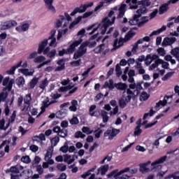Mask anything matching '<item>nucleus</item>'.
Masks as SVG:
<instances>
[{
  "label": "nucleus",
  "mask_w": 179,
  "mask_h": 179,
  "mask_svg": "<svg viewBox=\"0 0 179 179\" xmlns=\"http://www.w3.org/2000/svg\"><path fill=\"white\" fill-rule=\"evenodd\" d=\"M118 10H119V13L117 17L115 16L113 17L115 13L113 10H110L108 16L104 17L102 20L101 23L102 24L101 27V34L103 35L106 33V31H107V29H108V27L114 24L116 19H121L122 17H124V16H125V12H127V4L122 3L120 6V7L118 8ZM113 17L112 20H110L108 17Z\"/></svg>",
  "instance_id": "nucleus-1"
},
{
  "label": "nucleus",
  "mask_w": 179,
  "mask_h": 179,
  "mask_svg": "<svg viewBox=\"0 0 179 179\" xmlns=\"http://www.w3.org/2000/svg\"><path fill=\"white\" fill-rule=\"evenodd\" d=\"M55 30H52L50 32V36L48 37V39H44L43 41H41L38 44V54H42L43 52V55H47L50 50H51V48L53 47V45H55V43L57 41V38H55ZM48 40H50V43H49V46L47 47V45L48 44ZM45 47H47L45 48Z\"/></svg>",
  "instance_id": "nucleus-2"
},
{
  "label": "nucleus",
  "mask_w": 179,
  "mask_h": 179,
  "mask_svg": "<svg viewBox=\"0 0 179 179\" xmlns=\"http://www.w3.org/2000/svg\"><path fill=\"white\" fill-rule=\"evenodd\" d=\"M96 45H97V43H96V41L92 43L89 41H84L80 45L78 50L74 52L73 59H78V58L83 57L86 52H87V47H89V48H94Z\"/></svg>",
  "instance_id": "nucleus-3"
},
{
  "label": "nucleus",
  "mask_w": 179,
  "mask_h": 179,
  "mask_svg": "<svg viewBox=\"0 0 179 179\" xmlns=\"http://www.w3.org/2000/svg\"><path fill=\"white\" fill-rule=\"evenodd\" d=\"M82 37L83 36H81L77 41H74L67 50L62 49V50H59V53H58L59 57H64L65 54H66L67 55L69 54H73V52H75V50H76V47L80 45L82 41H83V39L82 38Z\"/></svg>",
  "instance_id": "nucleus-4"
},
{
  "label": "nucleus",
  "mask_w": 179,
  "mask_h": 179,
  "mask_svg": "<svg viewBox=\"0 0 179 179\" xmlns=\"http://www.w3.org/2000/svg\"><path fill=\"white\" fill-rule=\"evenodd\" d=\"M16 26H17V22L13 20H8L1 24L0 30H9Z\"/></svg>",
  "instance_id": "nucleus-5"
},
{
  "label": "nucleus",
  "mask_w": 179,
  "mask_h": 179,
  "mask_svg": "<svg viewBox=\"0 0 179 179\" xmlns=\"http://www.w3.org/2000/svg\"><path fill=\"white\" fill-rule=\"evenodd\" d=\"M92 5L93 2H91L88 4H84L83 6H80V7L76 8L71 13V16H75L76 13H85V12H86V9H87V8H92Z\"/></svg>",
  "instance_id": "nucleus-6"
},
{
  "label": "nucleus",
  "mask_w": 179,
  "mask_h": 179,
  "mask_svg": "<svg viewBox=\"0 0 179 179\" xmlns=\"http://www.w3.org/2000/svg\"><path fill=\"white\" fill-rule=\"evenodd\" d=\"M45 2V6L49 12L52 13H55V7L52 5L54 3V0H43Z\"/></svg>",
  "instance_id": "nucleus-7"
},
{
  "label": "nucleus",
  "mask_w": 179,
  "mask_h": 179,
  "mask_svg": "<svg viewBox=\"0 0 179 179\" xmlns=\"http://www.w3.org/2000/svg\"><path fill=\"white\" fill-rule=\"evenodd\" d=\"M177 41V38L176 37H166L162 41V47H167V45H173L174 43Z\"/></svg>",
  "instance_id": "nucleus-8"
},
{
  "label": "nucleus",
  "mask_w": 179,
  "mask_h": 179,
  "mask_svg": "<svg viewBox=\"0 0 179 179\" xmlns=\"http://www.w3.org/2000/svg\"><path fill=\"white\" fill-rule=\"evenodd\" d=\"M151 162L148 161L147 162L144 164H140L139 166V171L140 173H142V174H145V173H150V169L148 168V166L150 164Z\"/></svg>",
  "instance_id": "nucleus-9"
},
{
  "label": "nucleus",
  "mask_w": 179,
  "mask_h": 179,
  "mask_svg": "<svg viewBox=\"0 0 179 179\" xmlns=\"http://www.w3.org/2000/svg\"><path fill=\"white\" fill-rule=\"evenodd\" d=\"M13 85V80H10V78L6 77L3 80V86H7L8 92L12 90V86Z\"/></svg>",
  "instance_id": "nucleus-10"
},
{
  "label": "nucleus",
  "mask_w": 179,
  "mask_h": 179,
  "mask_svg": "<svg viewBox=\"0 0 179 179\" xmlns=\"http://www.w3.org/2000/svg\"><path fill=\"white\" fill-rule=\"evenodd\" d=\"M108 169H110V166L108 164L101 166L98 169V173L96 174H101V176H106V173L108 171Z\"/></svg>",
  "instance_id": "nucleus-11"
},
{
  "label": "nucleus",
  "mask_w": 179,
  "mask_h": 179,
  "mask_svg": "<svg viewBox=\"0 0 179 179\" xmlns=\"http://www.w3.org/2000/svg\"><path fill=\"white\" fill-rule=\"evenodd\" d=\"M57 64L59 65L55 69V72H59L61 71H64L65 69V59H61L59 61L57 62Z\"/></svg>",
  "instance_id": "nucleus-12"
},
{
  "label": "nucleus",
  "mask_w": 179,
  "mask_h": 179,
  "mask_svg": "<svg viewBox=\"0 0 179 179\" xmlns=\"http://www.w3.org/2000/svg\"><path fill=\"white\" fill-rule=\"evenodd\" d=\"M171 97H173V96H165L163 101H159L156 103V106H155L156 108H159L160 106H162V107H164V106H166L167 99H171Z\"/></svg>",
  "instance_id": "nucleus-13"
},
{
  "label": "nucleus",
  "mask_w": 179,
  "mask_h": 179,
  "mask_svg": "<svg viewBox=\"0 0 179 179\" xmlns=\"http://www.w3.org/2000/svg\"><path fill=\"white\" fill-rule=\"evenodd\" d=\"M104 89L108 87L110 90H113L114 87H115V84L114 85V80L113 79H110L109 82H105L104 85H103Z\"/></svg>",
  "instance_id": "nucleus-14"
},
{
  "label": "nucleus",
  "mask_w": 179,
  "mask_h": 179,
  "mask_svg": "<svg viewBox=\"0 0 179 179\" xmlns=\"http://www.w3.org/2000/svg\"><path fill=\"white\" fill-rule=\"evenodd\" d=\"M147 12L148 8L145 6H142L136 11V13L137 14H136L135 15L139 18L141 17V16H142V15H145V13H146Z\"/></svg>",
  "instance_id": "nucleus-15"
},
{
  "label": "nucleus",
  "mask_w": 179,
  "mask_h": 179,
  "mask_svg": "<svg viewBox=\"0 0 179 179\" xmlns=\"http://www.w3.org/2000/svg\"><path fill=\"white\" fill-rule=\"evenodd\" d=\"M52 153H54V148L53 146H50L45 155V160H50L52 157Z\"/></svg>",
  "instance_id": "nucleus-16"
},
{
  "label": "nucleus",
  "mask_w": 179,
  "mask_h": 179,
  "mask_svg": "<svg viewBox=\"0 0 179 179\" xmlns=\"http://www.w3.org/2000/svg\"><path fill=\"white\" fill-rule=\"evenodd\" d=\"M6 174L12 173L13 174H19L20 171H19V167L17 166H11L10 169H8L6 171Z\"/></svg>",
  "instance_id": "nucleus-17"
},
{
  "label": "nucleus",
  "mask_w": 179,
  "mask_h": 179,
  "mask_svg": "<svg viewBox=\"0 0 179 179\" xmlns=\"http://www.w3.org/2000/svg\"><path fill=\"white\" fill-rule=\"evenodd\" d=\"M20 66H22V61L20 62L19 63H17V65L11 67L10 70L6 71V73H8V75H14L15 71H16V69H17V68H20Z\"/></svg>",
  "instance_id": "nucleus-18"
},
{
  "label": "nucleus",
  "mask_w": 179,
  "mask_h": 179,
  "mask_svg": "<svg viewBox=\"0 0 179 179\" xmlns=\"http://www.w3.org/2000/svg\"><path fill=\"white\" fill-rule=\"evenodd\" d=\"M167 29V27L166 25L162 26V28L159 29L157 31H153L150 35V37H153V36H159V34H160V33H162V31H165V30Z\"/></svg>",
  "instance_id": "nucleus-19"
},
{
  "label": "nucleus",
  "mask_w": 179,
  "mask_h": 179,
  "mask_svg": "<svg viewBox=\"0 0 179 179\" xmlns=\"http://www.w3.org/2000/svg\"><path fill=\"white\" fill-rule=\"evenodd\" d=\"M115 87L117 90H127L128 85L124 83H115Z\"/></svg>",
  "instance_id": "nucleus-20"
},
{
  "label": "nucleus",
  "mask_w": 179,
  "mask_h": 179,
  "mask_svg": "<svg viewBox=\"0 0 179 179\" xmlns=\"http://www.w3.org/2000/svg\"><path fill=\"white\" fill-rule=\"evenodd\" d=\"M118 134H120V129H113L110 130V135L108 137L109 141H113Z\"/></svg>",
  "instance_id": "nucleus-21"
},
{
  "label": "nucleus",
  "mask_w": 179,
  "mask_h": 179,
  "mask_svg": "<svg viewBox=\"0 0 179 179\" xmlns=\"http://www.w3.org/2000/svg\"><path fill=\"white\" fill-rule=\"evenodd\" d=\"M106 48V45L102 43L93 50L94 54H100Z\"/></svg>",
  "instance_id": "nucleus-22"
},
{
  "label": "nucleus",
  "mask_w": 179,
  "mask_h": 179,
  "mask_svg": "<svg viewBox=\"0 0 179 179\" xmlns=\"http://www.w3.org/2000/svg\"><path fill=\"white\" fill-rule=\"evenodd\" d=\"M18 72H21L25 76H33V73H34V71H29L28 69H20Z\"/></svg>",
  "instance_id": "nucleus-23"
},
{
  "label": "nucleus",
  "mask_w": 179,
  "mask_h": 179,
  "mask_svg": "<svg viewBox=\"0 0 179 179\" xmlns=\"http://www.w3.org/2000/svg\"><path fill=\"white\" fill-rule=\"evenodd\" d=\"M129 23L131 24V26H136V24L139 26V18L136 15H134L133 19L130 20Z\"/></svg>",
  "instance_id": "nucleus-24"
},
{
  "label": "nucleus",
  "mask_w": 179,
  "mask_h": 179,
  "mask_svg": "<svg viewBox=\"0 0 179 179\" xmlns=\"http://www.w3.org/2000/svg\"><path fill=\"white\" fill-rule=\"evenodd\" d=\"M48 83H50V81H48V78H45L43 80L39 85V87L41 89V90H45V87L48 86Z\"/></svg>",
  "instance_id": "nucleus-25"
},
{
  "label": "nucleus",
  "mask_w": 179,
  "mask_h": 179,
  "mask_svg": "<svg viewBox=\"0 0 179 179\" xmlns=\"http://www.w3.org/2000/svg\"><path fill=\"white\" fill-rule=\"evenodd\" d=\"M30 24H31V22L24 21L21 26L22 31H27V30H29L30 28Z\"/></svg>",
  "instance_id": "nucleus-26"
},
{
  "label": "nucleus",
  "mask_w": 179,
  "mask_h": 179,
  "mask_svg": "<svg viewBox=\"0 0 179 179\" xmlns=\"http://www.w3.org/2000/svg\"><path fill=\"white\" fill-rule=\"evenodd\" d=\"M24 103L27 106H30L31 104V94H27L24 98Z\"/></svg>",
  "instance_id": "nucleus-27"
},
{
  "label": "nucleus",
  "mask_w": 179,
  "mask_h": 179,
  "mask_svg": "<svg viewBox=\"0 0 179 179\" xmlns=\"http://www.w3.org/2000/svg\"><path fill=\"white\" fill-rule=\"evenodd\" d=\"M166 160H167V156H164V157L159 158L158 160H157V161L152 162V163L151 164V166H156V165H157V164H161L162 163H164V162H165Z\"/></svg>",
  "instance_id": "nucleus-28"
},
{
  "label": "nucleus",
  "mask_w": 179,
  "mask_h": 179,
  "mask_svg": "<svg viewBox=\"0 0 179 179\" xmlns=\"http://www.w3.org/2000/svg\"><path fill=\"white\" fill-rule=\"evenodd\" d=\"M171 55L175 57V58H176V59L179 62V48L178 47L172 49L171 51Z\"/></svg>",
  "instance_id": "nucleus-29"
},
{
  "label": "nucleus",
  "mask_w": 179,
  "mask_h": 179,
  "mask_svg": "<svg viewBox=\"0 0 179 179\" xmlns=\"http://www.w3.org/2000/svg\"><path fill=\"white\" fill-rule=\"evenodd\" d=\"M40 78L37 77H34L29 83V87L30 89H34L36 87V85L38 83V80Z\"/></svg>",
  "instance_id": "nucleus-30"
},
{
  "label": "nucleus",
  "mask_w": 179,
  "mask_h": 179,
  "mask_svg": "<svg viewBox=\"0 0 179 179\" xmlns=\"http://www.w3.org/2000/svg\"><path fill=\"white\" fill-rule=\"evenodd\" d=\"M169 3L163 4L161 7H159V15H163V13H166L167 12V9H169Z\"/></svg>",
  "instance_id": "nucleus-31"
},
{
  "label": "nucleus",
  "mask_w": 179,
  "mask_h": 179,
  "mask_svg": "<svg viewBox=\"0 0 179 179\" xmlns=\"http://www.w3.org/2000/svg\"><path fill=\"white\" fill-rule=\"evenodd\" d=\"M64 22H65V17L64 15H60V18L56 21V27L59 29V27L62 26Z\"/></svg>",
  "instance_id": "nucleus-32"
},
{
  "label": "nucleus",
  "mask_w": 179,
  "mask_h": 179,
  "mask_svg": "<svg viewBox=\"0 0 179 179\" xmlns=\"http://www.w3.org/2000/svg\"><path fill=\"white\" fill-rule=\"evenodd\" d=\"M71 104L72 106L69 107L70 111H73V112L76 111V110H78L77 107L79 106L78 103V101L76 100H73L71 101Z\"/></svg>",
  "instance_id": "nucleus-33"
},
{
  "label": "nucleus",
  "mask_w": 179,
  "mask_h": 179,
  "mask_svg": "<svg viewBox=\"0 0 179 179\" xmlns=\"http://www.w3.org/2000/svg\"><path fill=\"white\" fill-rule=\"evenodd\" d=\"M107 114H108V113L107 112H106V110L101 111V115L103 118V122H104V123L108 122V120L110 118Z\"/></svg>",
  "instance_id": "nucleus-34"
},
{
  "label": "nucleus",
  "mask_w": 179,
  "mask_h": 179,
  "mask_svg": "<svg viewBox=\"0 0 179 179\" xmlns=\"http://www.w3.org/2000/svg\"><path fill=\"white\" fill-rule=\"evenodd\" d=\"M160 62H162V59H158L155 60V63L150 65L149 71H153V69L157 68V66H159V64H160Z\"/></svg>",
  "instance_id": "nucleus-35"
},
{
  "label": "nucleus",
  "mask_w": 179,
  "mask_h": 179,
  "mask_svg": "<svg viewBox=\"0 0 179 179\" xmlns=\"http://www.w3.org/2000/svg\"><path fill=\"white\" fill-rule=\"evenodd\" d=\"M129 171V167H127L122 171H120L117 175L115 176V179H121V174H124V173H128Z\"/></svg>",
  "instance_id": "nucleus-36"
},
{
  "label": "nucleus",
  "mask_w": 179,
  "mask_h": 179,
  "mask_svg": "<svg viewBox=\"0 0 179 179\" xmlns=\"http://www.w3.org/2000/svg\"><path fill=\"white\" fill-rule=\"evenodd\" d=\"M80 20H82V16L78 17L69 26V29H73V27H75L76 24L80 23Z\"/></svg>",
  "instance_id": "nucleus-37"
},
{
  "label": "nucleus",
  "mask_w": 179,
  "mask_h": 179,
  "mask_svg": "<svg viewBox=\"0 0 179 179\" xmlns=\"http://www.w3.org/2000/svg\"><path fill=\"white\" fill-rule=\"evenodd\" d=\"M66 115V113H65V110H61L56 113L57 118H64Z\"/></svg>",
  "instance_id": "nucleus-38"
},
{
  "label": "nucleus",
  "mask_w": 179,
  "mask_h": 179,
  "mask_svg": "<svg viewBox=\"0 0 179 179\" xmlns=\"http://www.w3.org/2000/svg\"><path fill=\"white\" fill-rule=\"evenodd\" d=\"M148 99H149V94H148V92H143L140 96L141 101H146V100H148Z\"/></svg>",
  "instance_id": "nucleus-39"
},
{
  "label": "nucleus",
  "mask_w": 179,
  "mask_h": 179,
  "mask_svg": "<svg viewBox=\"0 0 179 179\" xmlns=\"http://www.w3.org/2000/svg\"><path fill=\"white\" fill-rule=\"evenodd\" d=\"M148 22H149V17H142L141 21L138 22V27H142Z\"/></svg>",
  "instance_id": "nucleus-40"
},
{
  "label": "nucleus",
  "mask_w": 179,
  "mask_h": 179,
  "mask_svg": "<svg viewBox=\"0 0 179 179\" xmlns=\"http://www.w3.org/2000/svg\"><path fill=\"white\" fill-rule=\"evenodd\" d=\"M58 135L61 138H66V136H68V130L62 129Z\"/></svg>",
  "instance_id": "nucleus-41"
},
{
  "label": "nucleus",
  "mask_w": 179,
  "mask_h": 179,
  "mask_svg": "<svg viewBox=\"0 0 179 179\" xmlns=\"http://www.w3.org/2000/svg\"><path fill=\"white\" fill-rule=\"evenodd\" d=\"M43 61H45V57L44 56H39L34 59V62H35V64H40L43 62Z\"/></svg>",
  "instance_id": "nucleus-42"
},
{
  "label": "nucleus",
  "mask_w": 179,
  "mask_h": 179,
  "mask_svg": "<svg viewBox=\"0 0 179 179\" xmlns=\"http://www.w3.org/2000/svg\"><path fill=\"white\" fill-rule=\"evenodd\" d=\"M58 142H59V136H55L51 140V146H53V148L55 146H57L58 145Z\"/></svg>",
  "instance_id": "nucleus-43"
},
{
  "label": "nucleus",
  "mask_w": 179,
  "mask_h": 179,
  "mask_svg": "<svg viewBox=\"0 0 179 179\" xmlns=\"http://www.w3.org/2000/svg\"><path fill=\"white\" fill-rule=\"evenodd\" d=\"M127 101H125V99H124V98H121L119 100V106L120 107V108H125V107H127Z\"/></svg>",
  "instance_id": "nucleus-44"
},
{
  "label": "nucleus",
  "mask_w": 179,
  "mask_h": 179,
  "mask_svg": "<svg viewBox=\"0 0 179 179\" xmlns=\"http://www.w3.org/2000/svg\"><path fill=\"white\" fill-rule=\"evenodd\" d=\"M24 82H25L24 78L23 77H19L16 80V83L17 86H23V85H24Z\"/></svg>",
  "instance_id": "nucleus-45"
},
{
  "label": "nucleus",
  "mask_w": 179,
  "mask_h": 179,
  "mask_svg": "<svg viewBox=\"0 0 179 179\" xmlns=\"http://www.w3.org/2000/svg\"><path fill=\"white\" fill-rule=\"evenodd\" d=\"M155 115V110L153 109H150V113H145L143 120H146L148 117H153Z\"/></svg>",
  "instance_id": "nucleus-46"
},
{
  "label": "nucleus",
  "mask_w": 179,
  "mask_h": 179,
  "mask_svg": "<svg viewBox=\"0 0 179 179\" xmlns=\"http://www.w3.org/2000/svg\"><path fill=\"white\" fill-rule=\"evenodd\" d=\"M59 150L62 152V153H67L69 150L68 143L66 142L64 145L60 148Z\"/></svg>",
  "instance_id": "nucleus-47"
},
{
  "label": "nucleus",
  "mask_w": 179,
  "mask_h": 179,
  "mask_svg": "<svg viewBox=\"0 0 179 179\" xmlns=\"http://www.w3.org/2000/svg\"><path fill=\"white\" fill-rule=\"evenodd\" d=\"M138 0H131V3L129 4V9H138Z\"/></svg>",
  "instance_id": "nucleus-48"
},
{
  "label": "nucleus",
  "mask_w": 179,
  "mask_h": 179,
  "mask_svg": "<svg viewBox=\"0 0 179 179\" xmlns=\"http://www.w3.org/2000/svg\"><path fill=\"white\" fill-rule=\"evenodd\" d=\"M56 167L59 171H65L66 170V165L64 164H58Z\"/></svg>",
  "instance_id": "nucleus-49"
},
{
  "label": "nucleus",
  "mask_w": 179,
  "mask_h": 179,
  "mask_svg": "<svg viewBox=\"0 0 179 179\" xmlns=\"http://www.w3.org/2000/svg\"><path fill=\"white\" fill-rule=\"evenodd\" d=\"M145 61V64L147 66H149V65H150V64H152V56L150 55H148L146 57V59L144 60Z\"/></svg>",
  "instance_id": "nucleus-50"
},
{
  "label": "nucleus",
  "mask_w": 179,
  "mask_h": 179,
  "mask_svg": "<svg viewBox=\"0 0 179 179\" xmlns=\"http://www.w3.org/2000/svg\"><path fill=\"white\" fill-rule=\"evenodd\" d=\"M75 138H81L82 139L86 138V134H83V133H82V131H77L75 133Z\"/></svg>",
  "instance_id": "nucleus-51"
},
{
  "label": "nucleus",
  "mask_w": 179,
  "mask_h": 179,
  "mask_svg": "<svg viewBox=\"0 0 179 179\" xmlns=\"http://www.w3.org/2000/svg\"><path fill=\"white\" fill-rule=\"evenodd\" d=\"M21 162H22V163H26L27 164H28V163H30V162H31V159H30V157L26 155L23 156L21 158Z\"/></svg>",
  "instance_id": "nucleus-52"
},
{
  "label": "nucleus",
  "mask_w": 179,
  "mask_h": 179,
  "mask_svg": "<svg viewBox=\"0 0 179 179\" xmlns=\"http://www.w3.org/2000/svg\"><path fill=\"white\" fill-rule=\"evenodd\" d=\"M118 169H115L113 171H111L109 174L107 175V178H111V177H114V178H115V176H117V174H118Z\"/></svg>",
  "instance_id": "nucleus-53"
},
{
  "label": "nucleus",
  "mask_w": 179,
  "mask_h": 179,
  "mask_svg": "<svg viewBox=\"0 0 179 179\" xmlns=\"http://www.w3.org/2000/svg\"><path fill=\"white\" fill-rule=\"evenodd\" d=\"M47 57L48 58H54L55 55H57V50L55 49L52 50L50 52L47 53Z\"/></svg>",
  "instance_id": "nucleus-54"
},
{
  "label": "nucleus",
  "mask_w": 179,
  "mask_h": 179,
  "mask_svg": "<svg viewBox=\"0 0 179 179\" xmlns=\"http://www.w3.org/2000/svg\"><path fill=\"white\" fill-rule=\"evenodd\" d=\"M173 75H174V72H169V73H167L162 78V80H164V81L169 80V79H170V78H171V76H173Z\"/></svg>",
  "instance_id": "nucleus-55"
},
{
  "label": "nucleus",
  "mask_w": 179,
  "mask_h": 179,
  "mask_svg": "<svg viewBox=\"0 0 179 179\" xmlns=\"http://www.w3.org/2000/svg\"><path fill=\"white\" fill-rule=\"evenodd\" d=\"M115 71L117 77H120L121 75H122V71H121V66H120V64L116 65Z\"/></svg>",
  "instance_id": "nucleus-56"
},
{
  "label": "nucleus",
  "mask_w": 179,
  "mask_h": 179,
  "mask_svg": "<svg viewBox=\"0 0 179 179\" xmlns=\"http://www.w3.org/2000/svg\"><path fill=\"white\" fill-rule=\"evenodd\" d=\"M121 43H122L121 41L118 42V39H116L114 41V43H113L114 48L113 50H117V49L120 48V47H121Z\"/></svg>",
  "instance_id": "nucleus-57"
},
{
  "label": "nucleus",
  "mask_w": 179,
  "mask_h": 179,
  "mask_svg": "<svg viewBox=\"0 0 179 179\" xmlns=\"http://www.w3.org/2000/svg\"><path fill=\"white\" fill-rule=\"evenodd\" d=\"M8 97V94L5 92L0 93V103L6 100Z\"/></svg>",
  "instance_id": "nucleus-58"
},
{
  "label": "nucleus",
  "mask_w": 179,
  "mask_h": 179,
  "mask_svg": "<svg viewBox=\"0 0 179 179\" xmlns=\"http://www.w3.org/2000/svg\"><path fill=\"white\" fill-rule=\"evenodd\" d=\"M80 62H82V59H78L77 61H73L71 62V65L72 66H80Z\"/></svg>",
  "instance_id": "nucleus-59"
},
{
  "label": "nucleus",
  "mask_w": 179,
  "mask_h": 179,
  "mask_svg": "<svg viewBox=\"0 0 179 179\" xmlns=\"http://www.w3.org/2000/svg\"><path fill=\"white\" fill-rule=\"evenodd\" d=\"M41 162V158L38 156H36L34 160V163L32 164V166L34 167L36 164H38Z\"/></svg>",
  "instance_id": "nucleus-60"
},
{
  "label": "nucleus",
  "mask_w": 179,
  "mask_h": 179,
  "mask_svg": "<svg viewBox=\"0 0 179 179\" xmlns=\"http://www.w3.org/2000/svg\"><path fill=\"white\" fill-rule=\"evenodd\" d=\"M70 124H71V125H78V124H79V120H78V117H73L70 120Z\"/></svg>",
  "instance_id": "nucleus-61"
},
{
  "label": "nucleus",
  "mask_w": 179,
  "mask_h": 179,
  "mask_svg": "<svg viewBox=\"0 0 179 179\" xmlns=\"http://www.w3.org/2000/svg\"><path fill=\"white\" fill-rule=\"evenodd\" d=\"M141 134H142V129H141V126H137L134 131V135L138 136V135H141Z\"/></svg>",
  "instance_id": "nucleus-62"
},
{
  "label": "nucleus",
  "mask_w": 179,
  "mask_h": 179,
  "mask_svg": "<svg viewBox=\"0 0 179 179\" xmlns=\"http://www.w3.org/2000/svg\"><path fill=\"white\" fill-rule=\"evenodd\" d=\"M135 32L134 31H129L127 34L125 36V38H127V40H129V38H131L132 37H134V36H135Z\"/></svg>",
  "instance_id": "nucleus-63"
},
{
  "label": "nucleus",
  "mask_w": 179,
  "mask_h": 179,
  "mask_svg": "<svg viewBox=\"0 0 179 179\" xmlns=\"http://www.w3.org/2000/svg\"><path fill=\"white\" fill-rule=\"evenodd\" d=\"M161 62H159V64H162V68H164V69H169V62H164L163 59H161Z\"/></svg>",
  "instance_id": "nucleus-64"
}]
</instances>
